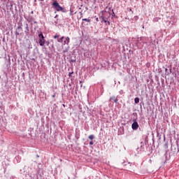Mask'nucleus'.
<instances>
[{"mask_svg": "<svg viewBox=\"0 0 179 179\" xmlns=\"http://www.w3.org/2000/svg\"><path fill=\"white\" fill-rule=\"evenodd\" d=\"M52 6L54 9H55L57 12H62L64 10V8H62V6H61L59 5V3H58V1H55L52 4Z\"/></svg>", "mask_w": 179, "mask_h": 179, "instance_id": "nucleus-1", "label": "nucleus"}, {"mask_svg": "<svg viewBox=\"0 0 179 179\" xmlns=\"http://www.w3.org/2000/svg\"><path fill=\"white\" fill-rule=\"evenodd\" d=\"M22 31H23V28L20 26L17 27V31H15V36H19Z\"/></svg>", "mask_w": 179, "mask_h": 179, "instance_id": "nucleus-2", "label": "nucleus"}, {"mask_svg": "<svg viewBox=\"0 0 179 179\" xmlns=\"http://www.w3.org/2000/svg\"><path fill=\"white\" fill-rule=\"evenodd\" d=\"M132 129L136 130L139 128V124H138V122H134L131 125Z\"/></svg>", "mask_w": 179, "mask_h": 179, "instance_id": "nucleus-3", "label": "nucleus"}, {"mask_svg": "<svg viewBox=\"0 0 179 179\" xmlns=\"http://www.w3.org/2000/svg\"><path fill=\"white\" fill-rule=\"evenodd\" d=\"M38 43L41 47H44V45L45 44V39H39Z\"/></svg>", "mask_w": 179, "mask_h": 179, "instance_id": "nucleus-4", "label": "nucleus"}, {"mask_svg": "<svg viewBox=\"0 0 179 179\" xmlns=\"http://www.w3.org/2000/svg\"><path fill=\"white\" fill-rule=\"evenodd\" d=\"M70 41H71V38L69 36H67L66 38V40L63 43L64 45H65V44L68 45L69 44Z\"/></svg>", "mask_w": 179, "mask_h": 179, "instance_id": "nucleus-5", "label": "nucleus"}, {"mask_svg": "<svg viewBox=\"0 0 179 179\" xmlns=\"http://www.w3.org/2000/svg\"><path fill=\"white\" fill-rule=\"evenodd\" d=\"M110 100H113L115 103H118V99L117 98H115V96H112L110 98Z\"/></svg>", "mask_w": 179, "mask_h": 179, "instance_id": "nucleus-6", "label": "nucleus"}, {"mask_svg": "<svg viewBox=\"0 0 179 179\" xmlns=\"http://www.w3.org/2000/svg\"><path fill=\"white\" fill-rule=\"evenodd\" d=\"M25 29L26 30L24 31V32L26 33V34H29V24H25Z\"/></svg>", "mask_w": 179, "mask_h": 179, "instance_id": "nucleus-7", "label": "nucleus"}, {"mask_svg": "<svg viewBox=\"0 0 179 179\" xmlns=\"http://www.w3.org/2000/svg\"><path fill=\"white\" fill-rule=\"evenodd\" d=\"M83 22H87L88 23H90L91 20L90 19L84 18V19H83Z\"/></svg>", "mask_w": 179, "mask_h": 179, "instance_id": "nucleus-8", "label": "nucleus"}, {"mask_svg": "<svg viewBox=\"0 0 179 179\" xmlns=\"http://www.w3.org/2000/svg\"><path fill=\"white\" fill-rule=\"evenodd\" d=\"M64 38H65L64 36H62L59 39H58V43H62V41L64 40Z\"/></svg>", "mask_w": 179, "mask_h": 179, "instance_id": "nucleus-9", "label": "nucleus"}, {"mask_svg": "<svg viewBox=\"0 0 179 179\" xmlns=\"http://www.w3.org/2000/svg\"><path fill=\"white\" fill-rule=\"evenodd\" d=\"M134 103L136 104H138V103H139V98L136 97L134 99Z\"/></svg>", "mask_w": 179, "mask_h": 179, "instance_id": "nucleus-10", "label": "nucleus"}, {"mask_svg": "<svg viewBox=\"0 0 179 179\" xmlns=\"http://www.w3.org/2000/svg\"><path fill=\"white\" fill-rule=\"evenodd\" d=\"M88 138H89V139H90L91 141H93V139H94V135H90Z\"/></svg>", "mask_w": 179, "mask_h": 179, "instance_id": "nucleus-11", "label": "nucleus"}, {"mask_svg": "<svg viewBox=\"0 0 179 179\" xmlns=\"http://www.w3.org/2000/svg\"><path fill=\"white\" fill-rule=\"evenodd\" d=\"M79 14H80V17H78V19H81L82 17H83V13L79 12Z\"/></svg>", "mask_w": 179, "mask_h": 179, "instance_id": "nucleus-12", "label": "nucleus"}, {"mask_svg": "<svg viewBox=\"0 0 179 179\" xmlns=\"http://www.w3.org/2000/svg\"><path fill=\"white\" fill-rule=\"evenodd\" d=\"M38 37H41V39H45L44 35H43V33H41V34L38 35Z\"/></svg>", "mask_w": 179, "mask_h": 179, "instance_id": "nucleus-13", "label": "nucleus"}, {"mask_svg": "<svg viewBox=\"0 0 179 179\" xmlns=\"http://www.w3.org/2000/svg\"><path fill=\"white\" fill-rule=\"evenodd\" d=\"M159 20H160V18L155 17V18H154L153 22H159Z\"/></svg>", "mask_w": 179, "mask_h": 179, "instance_id": "nucleus-14", "label": "nucleus"}, {"mask_svg": "<svg viewBox=\"0 0 179 179\" xmlns=\"http://www.w3.org/2000/svg\"><path fill=\"white\" fill-rule=\"evenodd\" d=\"M54 38H59V35L56 34L53 36Z\"/></svg>", "mask_w": 179, "mask_h": 179, "instance_id": "nucleus-15", "label": "nucleus"}, {"mask_svg": "<svg viewBox=\"0 0 179 179\" xmlns=\"http://www.w3.org/2000/svg\"><path fill=\"white\" fill-rule=\"evenodd\" d=\"M101 18H102L103 22H104V23H107V20H106L104 19V17L102 16Z\"/></svg>", "mask_w": 179, "mask_h": 179, "instance_id": "nucleus-16", "label": "nucleus"}, {"mask_svg": "<svg viewBox=\"0 0 179 179\" xmlns=\"http://www.w3.org/2000/svg\"><path fill=\"white\" fill-rule=\"evenodd\" d=\"M73 73V71L69 73V76L71 78V76H72Z\"/></svg>", "mask_w": 179, "mask_h": 179, "instance_id": "nucleus-17", "label": "nucleus"}, {"mask_svg": "<svg viewBox=\"0 0 179 179\" xmlns=\"http://www.w3.org/2000/svg\"><path fill=\"white\" fill-rule=\"evenodd\" d=\"M90 145H93V141H91L90 142Z\"/></svg>", "mask_w": 179, "mask_h": 179, "instance_id": "nucleus-18", "label": "nucleus"}, {"mask_svg": "<svg viewBox=\"0 0 179 179\" xmlns=\"http://www.w3.org/2000/svg\"><path fill=\"white\" fill-rule=\"evenodd\" d=\"M129 11L134 13V11H132V8H129Z\"/></svg>", "mask_w": 179, "mask_h": 179, "instance_id": "nucleus-19", "label": "nucleus"}, {"mask_svg": "<svg viewBox=\"0 0 179 179\" xmlns=\"http://www.w3.org/2000/svg\"><path fill=\"white\" fill-rule=\"evenodd\" d=\"M96 22H99V17L96 18Z\"/></svg>", "mask_w": 179, "mask_h": 179, "instance_id": "nucleus-20", "label": "nucleus"}, {"mask_svg": "<svg viewBox=\"0 0 179 179\" xmlns=\"http://www.w3.org/2000/svg\"><path fill=\"white\" fill-rule=\"evenodd\" d=\"M68 52V49H66L65 51H64V52Z\"/></svg>", "mask_w": 179, "mask_h": 179, "instance_id": "nucleus-21", "label": "nucleus"}, {"mask_svg": "<svg viewBox=\"0 0 179 179\" xmlns=\"http://www.w3.org/2000/svg\"><path fill=\"white\" fill-rule=\"evenodd\" d=\"M52 97H55V94H53V95L52 96Z\"/></svg>", "mask_w": 179, "mask_h": 179, "instance_id": "nucleus-22", "label": "nucleus"}, {"mask_svg": "<svg viewBox=\"0 0 179 179\" xmlns=\"http://www.w3.org/2000/svg\"><path fill=\"white\" fill-rule=\"evenodd\" d=\"M108 24H110V22H108Z\"/></svg>", "mask_w": 179, "mask_h": 179, "instance_id": "nucleus-23", "label": "nucleus"}, {"mask_svg": "<svg viewBox=\"0 0 179 179\" xmlns=\"http://www.w3.org/2000/svg\"><path fill=\"white\" fill-rule=\"evenodd\" d=\"M58 15H56L55 17H57Z\"/></svg>", "mask_w": 179, "mask_h": 179, "instance_id": "nucleus-24", "label": "nucleus"}, {"mask_svg": "<svg viewBox=\"0 0 179 179\" xmlns=\"http://www.w3.org/2000/svg\"><path fill=\"white\" fill-rule=\"evenodd\" d=\"M41 1H44V0H41Z\"/></svg>", "mask_w": 179, "mask_h": 179, "instance_id": "nucleus-25", "label": "nucleus"}]
</instances>
